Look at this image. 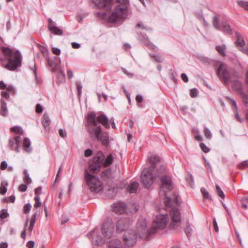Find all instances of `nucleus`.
<instances>
[{
  "label": "nucleus",
  "mask_w": 248,
  "mask_h": 248,
  "mask_svg": "<svg viewBox=\"0 0 248 248\" xmlns=\"http://www.w3.org/2000/svg\"><path fill=\"white\" fill-rule=\"evenodd\" d=\"M41 192H42V187L39 186L37 188H36L34 190L35 196H39V195L41 193Z\"/></svg>",
  "instance_id": "61"
},
{
  "label": "nucleus",
  "mask_w": 248,
  "mask_h": 248,
  "mask_svg": "<svg viewBox=\"0 0 248 248\" xmlns=\"http://www.w3.org/2000/svg\"><path fill=\"white\" fill-rule=\"evenodd\" d=\"M57 78L59 79V81L60 82H63L65 80V74L62 71H60L58 72Z\"/></svg>",
  "instance_id": "37"
},
{
  "label": "nucleus",
  "mask_w": 248,
  "mask_h": 248,
  "mask_svg": "<svg viewBox=\"0 0 248 248\" xmlns=\"http://www.w3.org/2000/svg\"><path fill=\"white\" fill-rule=\"evenodd\" d=\"M170 216L171 218V222L169 225V228L171 229H177L181 223V215L179 210L176 208H173L170 211Z\"/></svg>",
  "instance_id": "9"
},
{
  "label": "nucleus",
  "mask_w": 248,
  "mask_h": 248,
  "mask_svg": "<svg viewBox=\"0 0 248 248\" xmlns=\"http://www.w3.org/2000/svg\"><path fill=\"white\" fill-rule=\"evenodd\" d=\"M124 240L125 245L128 247L132 246L136 243V236L135 235L131 236H127L124 234Z\"/></svg>",
  "instance_id": "20"
},
{
  "label": "nucleus",
  "mask_w": 248,
  "mask_h": 248,
  "mask_svg": "<svg viewBox=\"0 0 248 248\" xmlns=\"http://www.w3.org/2000/svg\"><path fill=\"white\" fill-rule=\"evenodd\" d=\"M152 169L144 168L140 175V181L145 188H149L154 183Z\"/></svg>",
  "instance_id": "8"
},
{
  "label": "nucleus",
  "mask_w": 248,
  "mask_h": 248,
  "mask_svg": "<svg viewBox=\"0 0 248 248\" xmlns=\"http://www.w3.org/2000/svg\"><path fill=\"white\" fill-rule=\"evenodd\" d=\"M139 184L136 182L130 183L127 187L126 190L130 193H135L137 191Z\"/></svg>",
  "instance_id": "22"
},
{
  "label": "nucleus",
  "mask_w": 248,
  "mask_h": 248,
  "mask_svg": "<svg viewBox=\"0 0 248 248\" xmlns=\"http://www.w3.org/2000/svg\"><path fill=\"white\" fill-rule=\"evenodd\" d=\"M161 182L162 184L161 189L165 193L172 189L173 186L171 180L169 177L166 175L161 177Z\"/></svg>",
  "instance_id": "12"
},
{
  "label": "nucleus",
  "mask_w": 248,
  "mask_h": 248,
  "mask_svg": "<svg viewBox=\"0 0 248 248\" xmlns=\"http://www.w3.org/2000/svg\"><path fill=\"white\" fill-rule=\"evenodd\" d=\"M48 29L49 30V31H50L52 29L56 27V26L55 25V23L54 22H53V20L51 18H48Z\"/></svg>",
  "instance_id": "49"
},
{
  "label": "nucleus",
  "mask_w": 248,
  "mask_h": 248,
  "mask_svg": "<svg viewBox=\"0 0 248 248\" xmlns=\"http://www.w3.org/2000/svg\"><path fill=\"white\" fill-rule=\"evenodd\" d=\"M27 189V186L25 184H21L18 187V190L21 192H25Z\"/></svg>",
  "instance_id": "59"
},
{
  "label": "nucleus",
  "mask_w": 248,
  "mask_h": 248,
  "mask_svg": "<svg viewBox=\"0 0 248 248\" xmlns=\"http://www.w3.org/2000/svg\"><path fill=\"white\" fill-rule=\"evenodd\" d=\"M93 154V151L90 149H88L86 150L84 152V155L86 157L90 156Z\"/></svg>",
  "instance_id": "60"
},
{
  "label": "nucleus",
  "mask_w": 248,
  "mask_h": 248,
  "mask_svg": "<svg viewBox=\"0 0 248 248\" xmlns=\"http://www.w3.org/2000/svg\"><path fill=\"white\" fill-rule=\"evenodd\" d=\"M236 37L237 40L234 43L235 46L240 47L244 46L245 45V42L239 32H236Z\"/></svg>",
  "instance_id": "27"
},
{
  "label": "nucleus",
  "mask_w": 248,
  "mask_h": 248,
  "mask_svg": "<svg viewBox=\"0 0 248 248\" xmlns=\"http://www.w3.org/2000/svg\"><path fill=\"white\" fill-rule=\"evenodd\" d=\"M223 29L225 30V31L229 34L232 33V30L231 29V27L229 24L226 22H223L221 24Z\"/></svg>",
  "instance_id": "35"
},
{
  "label": "nucleus",
  "mask_w": 248,
  "mask_h": 248,
  "mask_svg": "<svg viewBox=\"0 0 248 248\" xmlns=\"http://www.w3.org/2000/svg\"><path fill=\"white\" fill-rule=\"evenodd\" d=\"M152 57L155 59V62H162L163 61V59L160 55H151Z\"/></svg>",
  "instance_id": "51"
},
{
  "label": "nucleus",
  "mask_w": 248,
  "mask_h": 248,
  "mask_svg": "<svg viewBox=\"0 0 248 248\" xmlns=\"http://www.w3.org/2000/svg\"><path fill=\"white\" fill-rule=\"evenodd\" d=\"M93 2L99 8L110 11L114 0H93ZM116 5L111 15L108 16L109 22L115 23L119 19L125 17L128 14V7L129 5V0H115Z\"/></svg>",
  "instance_id": "1"
},
{
  "label": "nucleus",
  "mask_w": 248,
  "mask_h": 248,
  "mask_svg": "<svg viewBox=\"0 0 248 248\" xmlns=\"http://www.w3.org/2000/svg\"><path fill=\"white\" fill-rule=\"evenodd\" d=\"M114 160V157L112 154H108L107 156L104 159L103 162V166L104 167H107L109 166L113 162Z\"/></svg>",
  "instance_id": "26"
},
{
  "label": "nucleus",
  "mask_w": 248,
  "mask_h": 248,
  "mask_svg": "<svg viewBox=\"0 0 248 248\" xmlns=\"http://www.w3.org/2000/svg\"><path fill=\"white\" fill-rule=\"evenodd\" d=\"M216 49L220 55L222 56H225V50L226 49V46L224 45L217 46L216 47Z\"/></svg>",
  "instance_id": "34"
},
{
  "label": "nucleus",
  "mask_w": 248,
  "mask_h": 248,
  "mask_svg": "<svg viewBox=\"0 0 248 248\" xmlns=\"http://www.w3.org/2000/svg\"><path fill=\"white\" fill-rule=\"evenodd\" d=\"M232 89L236 91H240L241 90V83L238 80H235L233 81L232 85Z\"/></svg>",
  "instance_id": "32"
},
{
  "label": "nucleus",
  "mask_w": 248,
  "mask_h": 248,
  "mask_svg": "<svg viewBox=\"0 0 248 248\" xmlns=\"http://www.w3.org/2000/svg\"><path fill=\"white\" fill-rule=\"evenodd\" d=\"M248 166V160L243 161L239 165V168L241 169H243L245 167Z\"/></svg>",
  "instance_id": "64"
},
{
  "label": "nucleus",
  "mask_w": 248,
  "mask_h": 248,
  "mask_svg": "<svg viewBox=\"0 0 248 248\" xmlns=\"http://www.w3.org/2000/svg\"><path fill=\"white\" fill-rule=\"evenodd\" d=\"M0 49L5 57L3 59L0 56V60L6 69L14 71L21 65L22 56L19 50L14 51L12 49L4 46H1Z\"/></svg>",
  "instance_id": "2"
},
{
  "label": "nucleus",
  "mask_w": 248,
  "mask_h": 248,
  "mask_svg": "<svg viewBox=\"0 0 248 248\" xmlns=\"http://www.w3.org/2000/svg\"><path fill=\"white\" fill-rule=\"evenodd\" d=\"M23 148L25 152L29 153L32 151L31 141L28 138H25L23 141Z\"/></svg>",
  "instance_id": "25"
},
{
  "label": "nucleus",
  "mask_w": 248,
  "mask_h": 248,
  "mask_svg": "<svg viewBox=\"0 0 248 248\" xmlns=\"http://www.w3.org/2000/svg\"><path fill=\"white\" fill-rule=\"evenodd\" d=\"M227 99L230 100V103L232 104V108H234L235 110H237V107L236 102L234 100L231 99L229 97H227Z\"/></svg>",
  "instance_id": "55"
},
{
  "label": "nucleus",
  "mask_w": 248,
  "mask_h": 248,
  "mask_svg": "<svg viewBox=\"0 0 248 248\" xmlns=\"http://www.w3.org/2000/svg\"><path fill=\"white\" fill-rule=\"evenodd\" d=\"M42 123L46 130L49 129V126L50 124V120L48 115L46 113H45L43 116Z\"/></svg>",
  "instance_id": "24"
},
{
  "label": "nucleus",
  "mask_w": 248,
  "mask_h": 248,
  "mask_svg": "<svg viewBox=\"0 0 248 248\" xmlns=\"http://www.w3.org/2000/svg\"><path fill=\"white\" fill-rule=\"evenodd\" d=\"M96 119L98 122L100 123L106 128H109V121L107 117L104 114L101 113L97 117L94 112H92L88 114V124L91 126H96L97 125Z\"/></svg>",
  "instance_id": "6"
},
{
  "label": "nucleus",
  "mask_w": 248,
  "mask_h": 248,
  "mask_svg": "<svg viewBox=\"0 0 248 248\" xmlns=\"http://www.w3.org/2000/svg\"><path fill=\"white\" fill-rule=\"evenodd\" d=\"M160 157L156 155H152L148 157V160L152 165L150 168L152 169V170L155 169L156 164L160 161Z\"/></svg>",
  "instance_id": "21"
},
{
  "label": "nucleus",
  "mask_w": 248,
  "mask_h": 248,
  "mask_svg": "<svg viewBox=\"0 0 248 248\" xmlns=\"http://www.w3.org/2000/svg\"><path fill=\"white\" fill-rule=\"evenodd\" d=\"M105 155L101 151H98L96 155L89 162L88 171L92 173H96L99 171L101 168L103 166Z\"/></svg>",
  "instance_id": "5"
},
{
  "label": "nucleus",
  "mask_w": 248,
  "mask_h": 248,
  "mask_svg": "<svg viewBox=\"0 0 248 248\" xmlns=\"http://www.w3.org/2000/svg\"><path fill=\"white\" fill-rule=\"evenodd\" d=\"M24 182L28 184H30L31 182V179L30 177L29 174L28 173L27 170H24Z\"/></svg>",
  "instance_id": "39"
},
{
  "label": "nucleus",
  "mask_w": 248,
  "mask_h": 248,
  "mask_svg": "<svg viewBox=\"0 0 248 248\" xmlns=\"http://www.w3.org/2000/svg\"><path fill=\"white\" fill-rule=\"evenodd\" d=\"M88 237L92 241L93 245H101L104 244L105 241L104 239L99 234V232L97 229H94L90 232L88 234Z\"/></svg>",
  "instance_id": "11"
},
{
  "label": "nucleus",
  "mask_w": 248,
  "mask_h": 248,
  "mask_svg": "<svg viewBox=\"0 0 248 248\" xmlns=\"http://www.w3.org/2000/svg\"><path fill=\"white\" fill-rule=\"evenodd\" d=\"M169 220L168 214L160 215L153 222V226L149 231V234L151 235L156 232L157 229H163L167 226Z\"/></svg>",
  "instance_id": "7"
},
{
  "label": "nucleus",
  "mask_w": 248,
  "mask_h": 248,
  "mask_svg": "<svg viewBox=\"0 0 248 248\" xmlns=\"http://www.w3.org/2000/svg\"><path fill=\"white\" fill-rule=\"evenodd\" d=\"M100 177L104 181H112L115 177V172L110 168H108L102 172Z\"/></svg>",
  "instance_id": "15"
},
{
  "label": "nucleus",
  "mask_w": 248,
  "mask_h": 248,
  "mask_svg": "<svg viewBox=\"0 0 248 248\" xmlns=\"http://www.w3.org/2000/svg\"><path fill=\"white\" fill-rule=\"evenodd\" d=\"M201 191L204 198L211 200V197L210 196L208 192L204 187L201 188Z\"/></svg>",
  "instance_id": "41"
},
{
  "label": "nucleus",
  "mask_w": 248,
  "mask_h": 248,
  "mask_svg": "<svg viewBox=\"0 0 248 248\" xmlns=\"http://www.w3.org/2000/svg\"><path fill=\"white\" fill-rule=\"evenodd\" d=\"M97 17H101L102 19H104L107 17V15L105 12H100L96 14Z\"/></svg>",
  "instance_id": "57"
},
{
  "label": "nucleus",
  "mask_w": 248,
  "mask_h": 248,
  "mask_svg": "<svg viewBox=\"0 0 248 248\" xmlns=\"http://www.w3.org/2000/svg\"><path fill=\"white\" fill-rule=\"evenodd\" d=\"M52 52L56 55H59L61 53V50L60 48L57 47H53Z\"/></svg>",
  "instance_id": "63"
},
{
  "label": "nucleus",
  "mask_w": 248,
  "mask_h": 248,
  "mask_svg": "<svg viewBox=\"0 0 248 248\" xmlns=\"http://www.w3.org/2000/svg\"><path fill=\"white\" fill-rule=\"evenodd\" d=\"M15 144L14 139L11 138L9 140V147L12 150H15L14 145Z\"/></svg>",
  "instance_id": "56"
},
{
  "label": "nucleus",
  "mask_w": 248,
  "mask_h": 248,
  "mask_svg": "<svg viewBox=\"0 0 248 248\" xmlns=\"http://www.w3.org/2000/svg\"><path fill=\"white\" fill-rule=\"evenodd\" d=\"M204 134L205 137L208 139H210L212 137V133L209 129L207 127H205L204 129Z\"/></svg>",
  "instance_id": "46"
},
{
  "label": "nucleus",
  "mask_w": 248,
  "mask_h": 248,
  "mask_svg": "<svg viewBox=\"0 0 248 248\" xmlns=\"http://www.w3.org/2000/svg\"><path fill=\"white\" fill-rule=\"evenodd\" d=\"M43 110V107L40 104H37L36 106V112L38 113H42Z\"/></svg>",
  "instance_id": "58"
},
{
  "label": "nucleus",
  "mask_w": 248,
  "mask_h": 248,
  "mask_svg": "<svg viewBox=\"0 0 248 248\" xmlns=\"http://www.w3.org/2000/svg\"><path fill=\"white\" fill-rule=\"evenodd\" d=\"M31 208V205L30 203H28L26 204L24 206V213L26 214H28L30 212Z\"/></svg>",
  "instance_id": "48"
},
{
  "label": "nucleus",
  "mask_w": 248,
  "mask_h": 248,
  "mask_svg": "<svg viewBox=\"0 0 248 248\" xmlns=\"http://www.w3.org/2000/svg\"><path fill=\"white\" fill-rule=\"evenodd\" d=\"M84 179L91 191L98 193L103 189L102 183L98 177L91 174L88 169H85Z\"/></svg>",
  "instance_id": "3"
},
{
  "label": "nucleus",
  "mask_w": 248,
  "mask_h": 248,
  "mask_svg": "<svg viewBox=\"0 0 248 248\" xmlns=\"http://www.w3.org/2000/svg\"><path fill=\"white\" fill-rule=\"evenodd\" d=\"M16 198L15 196L14 195H11L7 198H3V201L4 202H11L12 203H14L15 202Z\"/></svg>",
  "instance_id": "44"
},
{
  "label": "nucleus",
  "mask_w": 248,
  "mask_h": 248,
  "mask_svg": "<svg viewBox=\"0 0 248 248\" xmlns=\"http://www.w3.org/2000/svg\"><path fill=\"white\" fill-rule=\"evenodd\" d=\"M130 224V221L126 218H121L116 223L117 231L121 232L124 231Z\"/></svg>",
  "instance_id": "16"
},
{
  "label": "nucleus",
  "mask_w": 248,
  "mask_h": 248,
  "mask_svg": "<svg viewBox=\"0 0 248 248\" xmlns=\"http://www.w3.org/2000/svg\"><path fill=\"white\" fill-rule=\"evenodd\" d=\"M113 211L117 214H123L126 213L127 205L124 202H119L114 203L112 206Z\"/></svg>",
  "instance_id": "14"
},
{
  "label": "nucleus",
  "mask_w": 248,
  "mask_h": 248,
  "mask_svg": "<svg viewBox=\"0 0 248 248\" xmlns=\"http://www.w3.org/2000/svg\"><path fill=\"white\" fill-rule=\"evenodd\" d=\"M102 130V127L100 125H99L96 128L93 126L89 127L88 132L89 133L90 137L93 140H96L97 137L100 134Z\"/></svg>",
  "instance_id": "18"
},
{
  "label": "nucleus",
  "mask_w": 248,
  "mask_h": 248,
  "mask_svg": "<svg viewBox=\"0 0 248 248\" xmlns=\"http://www.w3.org/2000/svg\"><path fill=\"white\" fill-rule=\"evenodd\" d=\"M108 139V133L101 131L100 134L98 137H97L96 140H100L104 146L108 147L109 145Z\"/></svg>",
  "instance_id": "19"
},
{
  "label": "nucleus",
  "mask_w": 248,
  "mask_h": 248,
  "mask_svg": "<svg viewBox=\"0 0 248 248\" xmlns=\"http://www.w3.org/2000/svg\"><path fill=\"white\" fill-rule=\"evenodd\" d=\"M213 24L214 28L218 31L220 30V27L219 25V19L217 16H215L213 19Z\"/></svg>",
  "instance_id": "36"
},
{
  "label": "nucleus",
  "mask_w": 248,
  "mask_h": 248,
  "mask_svg": "<svg viewBox=\"0 0 248 248\" xmlns=\"http://www.w3.org/2000/svg\"><path fill=\"white\" fill-rule=\"evenodd\" d=\"M57 59L59 60V61L60 62L61 60L60 59V58H57V57H54L52 58H48L47 59L48 64L52 69H55L57 66V63L55 62V60L56 59Z\"/></svg>",
  "instance_id": "29"
},
{
  "label": "nucleus",
  "mask_w": 248,
  "mask_h": 248,
  "mask_svg": "<svg viewBox=\"0 0 248 248\" xmlns=\"http://www.w3.org/2000/svg\"><path fill=\"white\" fill-rule=\"evenodd\" d=\"M35 203L34 204V207L35 208L39 207L41 205V202L40 201V199L39 196H35L34 197Z\"/></svg>",
  "instance_id": "45"
},
{
  "label": "nucleus",
  "mask_w": 248,
  "mask_h": 248,
  "mask_svg": "<svg viewBox=\"0 0 248 248\" xmlns=\"http://www.w3.org/2000/svg\"><path fill=\"white\" fill-rule=\"evenodd\" d=\"M108 248H124L121 242L118 239L112 240L109 243Z\"/></svg>",
  "instance_id": "28"
},
{
  "label": "nucleus",
  "mask_w": 248,
  "mask_h": 248,
  "mask_svg": "<svg viewBox=\"0 0 248 248\" xmlns=\"http://www.w3.org/2000/svg\"><path fill=\"white\" fill-rule=\"evenodd\" d=\"M231 68L226 63H220L217 69V74L220 80L226 85L231 81Z\"/></svg>",
  "instance_id": "4"
},
{
  "label": "nucleus",
  "mask_w": 248,
  "mask_h": 248,
  "mask_svg": "<svg viewBox=\"0 0 248 248\" xmlns=\"http://www.w3.org/2000/svg\"><path fill=\"white\" fill-rule=\"evenodd\" d=\"M114 231V225L111 221H106L103 223L101 232L106 239H110L113 236Z\"/></svg>",
  "instance_id": "10"
},
{
  "label": "nucleus",
  "mask_w": 248,
  "mask_h": 248,
  "mask_svg": "<svg viewBox=\"0 0 248 248\" xmlns=\"http://www.w3.org/2000/svg\"><path fill=\"white\" fill-rule=\"evenodd\" d=\"M1 103V107H0V114L3 117L7 116L8 115V111L7 108V105L5 102V101L1 99L0 100Z\"/></svg>",
  "instance_id": "23"
},
{
  "label": "nucleus",
  "mask_w": 248,
  "mask_h": 248,
  "mask_svg": "<svg viewBox=\"0 0 248 248\" xmlns=\"http://www.w3.org/2000/svg\"><path fill=\"white\" fill-rule=\"evenodd\" d=\"M216 192L217 195L222 199H224L225 194L218 185H216Z\"/></svg>",
  "instance_id": "38"
},
{
  "label": "nucleus",
  "mask_w": 248,
  "mask_h": 248,
  "mask_svg": "<svg viewBox=\"0 0 248 248\" xmlns=\"http://www.w3.org/2000/svg\"><path fill=\"white\" fill-rule=\"evenodd\" d=\"M11 131L15 133L18 135H22L23 130L20 126H15L11 128Z\"/></svg>",
  "instance_id": "33"
},
{
  "label": "nucleus",
  "mask_w": 248,
  "mask_h": 248,
  "mask_svg": "<svg viewBox=\"0 0 248 248\" xmlns=\"http://www.w3.org/2000/svg\"><path fill=\"white\" fill-rule=\"evenodd\" d=\"M7 192V188L6 186H3V184L2 183L0 187V194L4 195Z\"/></svg>",
  "instance_id": "53"
},
{
  "label": "nucleus",
  "mask_w": 248,
  "mask_h": 248,
  "mask_svg": "<svg viewBox=\"0 0 248 248\" xmlns=\"http://www.w3.org/2000/svg\"><path fill=\"white\" fill-rule=\"evenodd\" d=\"M7 167V163L5 161H3L1 162L0 166V169L1 170H4Z\"/></svg>",
  "instance_id": "62"
},
{
  "label": "nucleus",
  "mask_w": 248,
  "mask_h": 248,
  "mask_svg": "<svg viewBox=\"0 0 248 248\" xmlns=\"http://www.w3.org/2000/svg\"><path fill=\"white\" fill-rule=\"evenodd\" d=\"M237 4L239 6L244 8L245 10L248 11V2L243 0L238 1Z\"/></svg>",
  "instance_id": "40"
},
{
  "label": "nucleus",
  "mask_w": 248,
  "mask_h": 248,
  "mask_svg": "<svg viewBox=\"0 0 248 248\" xmlns=\"http://www.w3.org/2000/svg\"><path fill=\"white\" fill-rule=\"evenodd\" d=\"M9 214L7 212V210L5 209H2L0 211V217L2 219H4L9 216Z\"/></svg>",
  "instance_id": "43"
},
{
  "label": "nucleus",
  "mask_w": 248,
  "mask_h": 248,
  "mask_svg": "<svg viewBox=\"0 0 248 248\" xmlns=\"http://www.w3.org/2000/svg\"><path fill=\"white\" fill-rule=\"evenodd\" d=\"M198 93V91L196 88H193L190 90V95L194 98L196 97Z\"/></svg>",
  "instance_id": "50"
},
{
  "label": "nucleus",
  "mask_w": 248,
  "mask_h": 248,
  "mask_svg": "<svg viewBox=\"0 0 248 248\" xmlns=\"http://www.w3.org/2000/svg\"><path fill=\"white\" fill-rule=\"evenodd\" d=\"M36 217H37V213H34L31 217L30 221V224L32 226V225H34V224L36 220Z\"/></svg>",
  "instance_id": "54"
},
{
  "label": "nucleus",
  "mask_w": 248,
  "mask_h": 248,
  "mask_svg": "<svg viewBox=\"0 0 248 248\" xmlns=\"http://www.w3.org/2000/svg\"><path fill=\"white\" fill-rule=\"evenodd\" d=\"M117 187H113L109 188L108 190V197L110 198H113L117 194Z\"/></svg>",
  "instance_id": "31"
},
{
  "label": "nucleus",
  "mask_w": 248,
  "mask_h": 248,
  "mask_svg": "<svg viewBox=\"0 0 248 248\" xmlns=\"http://www.w3.org/2000/svg\"><path fill=\"white\" fill-rule=\"evenodd\" d=\"M14 140L16 145V147L15 148V151L17 153H19L20 152L19 147L22 142L21 138L20 136H16L14 138Z\"/></svg>",
  "instance_id": "30"
},
{
  "label": "nucleus",
  "mask_w": 248,
  "mask_h": 248,
  "mask_svg": "<svg viewBox=\"0 0 248 248\" xmlns=\"http://www.w3.org/2000/svg\"><path fill=\"white\" fill-rule=\"evenodd\" d=\"M165 197L166 200L164 203L167 207L170 208L174 204L177 205L180 204V203H179L177 196L176 194H173L171 197H168L166 194Z\"/></svg>",
  "instance_id": "17"
},
{
  "label": "nucleus",
  "mask_w": 248,
  "mask_h": 248,
  "mask_svg": "<svg viewBox=\"0 0 248 248\" xmlns=\"http://www.w3.org/2000/svg\"><path fill=\"white\" fill-rule=\"evenodd\" d=\"M146 226L147 223L145 219L144 218H140V219L137 224V227L138 229V233L140 235V237H142L140 233L144 234L145 233H147L148 234V236L146 237V239L147 240L149 239V231H147L146 230Z\"/></svg>",
  "instance_id": "13"
},
{
  "label": "nucleus",
  "mask_w": 248,
  "mask_h": 248,
  "mask_svg": "<svg viewBox=\"0 0 248 248\" xmlns=\"http://www.w3.org/2000/svg\"><path fill=\"white\" fill-rule=\"evenodd\" d=\"M136 28H141L142 29L146 30L147 31H150L151 30V28H148L147 27L145 26L144 25H143L141 22L138 23L136 25Z\"/></svg>",
  "instance_id": "52"
},
{
  "label": "nucleus",
  "mask_w": 248,
  "mask_h": 248,
  "mask_svg": "<svg viewBox=\"0 0 248 248\" xmlns=\"http://www.w3.org/2000/svg\"><path fill=\"white\" fill-rule=\"evenodd\" d=\"M200 147L202 150L205 153H207L210 151V149L203 143H201L200 144Z\"/></svg>",
  "instance_id": "47"
},
{
  "label": "nucleus",
  "mask_w": 248,
  "mask_h": 248,
  "mask_svg": "<svg viewBox=\"0 0 248 248\" xmlns=\"http://www.w3.org/2000/svg\"><path fill=\"white\" fill-rule=\"evenodd\" d=\"M50 31L52 33L56 34V35H62L63 33L62 31L61 30V29L58 28L57 27L52 29Z\"/></svg>",
  "instance_id": "42"
}]
</instances>
